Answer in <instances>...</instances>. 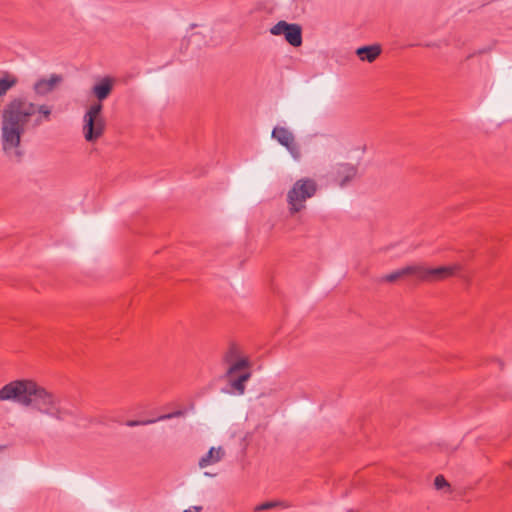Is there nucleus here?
I'll return each instance as SVG.
<instances>
[{
	"label": "nucleus",
	"mask_w": 512,
	"mask_h": 512,
	"mask_svg": "<svg viewBox=\"0 0 512 512\" xmlns=\"http://www.w3.org/2000/svg\"><path fill=\"white\" fill-rule=\"evenodd\" d=\"M36 112L38 116L33 121L34 127L50 121L52 107L47 104L36 105L25 97H15L4 106L1 113V144L4 154L10 161H22L24 151L21 148V138Z\"/></svg>",
	"instance_id": "1"
},
{
	"label": "nucleus",
	"mask_w": 512,
	"mask_h": 512,
	"mask_svg": "<svg viewBox=\"0 0 512 512\" xmlns=\"http://www.w3.org/2000/svg\"><path fill=\"white\" fill-rule=\"evenodd\" d=\"M5 393V397L16 398V403L32 407L60 421L75 415V408L71 404L62 401L32 380H15V387H10Z\"/></svg>",
	"instance_id": "2"
},
{
	"label": "nucleus",
	"mask_w": 512,
	"mask_h": 512,
	"mask_svg": "<svg viewBox=\"0 0 512 512\" xmlns=\"http://www.w3.org/2000/svg\"><path fill=\"white\" fill-rule=\"evenodd\" d=\"M102 109L101 103H93L83 116L82 132L84 139L89 143L96 142L104 134L106 124Z\"/></svg>",
	"instance_id": "3"
},
{
	"label": "nucleus",
	"mask_w": 512,
	"mask_h": 512,
	"mask_svg": "<svg viewBox=\"0 0 512 512\" xmlns=\"http://www.w3.org/2000/svg\"><path fill=\"white\" fill-rule=\"evenodd\" d=\"M317 191L315 180L302 178L297 180L287 193V203L291 214L300 212L305 208L307 199L313 197Z\"/></svg>",
	"instance_id": "4"
},
{
	"label": "nucleus",
	"mask_w": 512,
	"mask_h": 512,
	"mask_svg": "<svg viewBox=\"0 0 512 512\" xmlns=\"http://www.w3.org/2000/svg\"><path fill=\"white\" fill-rule=\"evenodd\" d=\"M459 269L460 267L458 265L441 266L436 268H426L424 266L416 265V277L423 281L442 280L453 276Z\"/></svg>",
	"instance_id": "5"
},
{
	"label": "nucleus",
	"mask_w": 512,
	"mask_h": 512,
	"mask_svg": "<svg viewBox=\"0 0 512 512\" xmlns=\"http://www.w3.org/2000/svg\"><path fill=\"white\" fill-rule=\"evenodd\" d=\"M358 175V167L351 163H337L332 170V180L339 187L348 186Z\"/></svg>",
	"instance_id": "6"
},
{
	"label": "nucleus",
	"mask_w": 512,
	"mask_h": 512,
	"mask_svg": "<svg viewBox=\"0 0 512 512\" xmlns=\"http://www.w3.org/2000/svg\"><path fill=\"white\" fill-rule=\"evenodd\" d=\"M249 366V362L247 359H240L233 363L227 370V375L230 377L231 387L238 392V394H243L245 391V382L249 380L251 377L250 372H244L239 375L237 378H234V375L240 370L247 368Z\"/></svg>",
	"instance_id": "7"
},
{
	"label": "nucleus",
	"mask_w": 512,
	"mask_h": 512,
	"mask_svg": "<svg viewBox=\"0 0 512 512\" xmlns=\"http://www.w3.org/2000/svg\"><path fill=\"white\" fill-rule=\"evenodd\" d=\"M63 77L59 74H52L49 78H40L33 85V91L38 96H46L51 93L61 82Z\"/></svg>",
	"instance_id": "8"
},
{
	"label": "nucleus",
	"mask_w": 512,
	"mask_h": 512,
	"mask_svg": "<svg viewBox=\"0 0 512 512\" xmlns=\"http://www.w3.org/2000/svg\"><path fill=\"white\" fill-rule=\"evenodd\" d=\"M225 456V450L219 447H211L210 450L200 458L198 465L200 468H205L220 462Z\"/></svg>",
	"instance_id": "9"
},
{
	"label": "nucleus",
	"mask_w": 512,
	"mask_h": 512,
	"mask_svg": "<svg viewBox=\"0 0 512 512\" xmlns=\"http://www.w3.org/2000/svg\"><path fill=\"white\" fill-rule=\"evenodd\" d=\"M113 83L114 80L112 78L104 77L93 86L92 92L99 100L98 103H101V101L105 100L110 95L113 89Z\"/></svg>",
	"instance_id": "10"
},
{
	"label": "nucleus",
	"mask_w": 512,
	"mask_h": 512,
	"mask_svg": "<svg viewBox=\"0 0 512 512\" xmlns=\"http://www.w3.org/2000/svg\"><path fill=\"white\" fill-rule=\"evenodd\" d=\"M381 53L379 45L362 46L357 48L356 55L361 61L374 62Z\"/></svg>",
	"instance_id": "11"
},
{
	"label": "nucleus",
	"mask_w": 512,
	"mask_h": 512,
	"mask_svg": "<svg viewBox=\"0 0 512 512\" xmlns=\"http://www.w3.org/2000/svg\"><path fill=\"white\" fill-rule=\"evenodd\" d=\"M285 40L294 47L302 44V28L298 24H291L284 34Z\"/></svg>",
	"instance_id": "12"
},
{
	"label": "nucleus",
	"mask_w": 512,
	"mask_h": 512,
	"mask_svg": "<svg viewBox=\"0 0 512 512\" xmlns=\"http://www.w3.org/2000/svg\"><path fill=\"white\" fill-rule=\"evenodd\" d=\"M272 137L282 146H289L295 140L293 133L285 127L276 126L272 131Z\"/></svg>",
	"instance_id": "13"
},
{
	"label": "nucleus",
	"mask_w": 512,
	"mask_h": 512,
	"mask_svg": "<svg viewBox=\"0 0 512 512\" xmlns=\"http://www.w3.org/2000/svg\"><path fill=\"white\" fill-rule=\"evenodd\" d=\"M416 265L406 266L402 269L396 270L390 274H387L381 278L382 282H395L398 279L408 276V275H414L416 276Z\"/></svg>",
	"instance_id": "14"
},
{
	"label": "nucleus",
	"mask_w": 512,
	"mask_h": 512,
	"mask_svg": "<svg viewBox=\"0 0 512 512\" xmlns=\"http://www.w3.org/2000/svg\"><path fill=\"white\" fill-rule=\"evenodd\" d=\"M17 84V79L13 76H6L0 78V97L7 94V92Z\"/></svg>",
	"instance_id": "15"
},
{
	"label": "nucleus",
	"mask_w": 512,
	"mask_h": 512,
	"mask_svg": "<svg viewBox=\"0 0 512 512\" xmlns=\"http://www.w3.org/2000/svg\"><path fill=\"white\" fill-rule=\"evenodd\" d=\"M290 25L291 24L287 23L286 21H279L270 29V33L272 35H284Z\"/></svg>",
	"instance_id": "16"
},
{
	"label": "nucleus",
	"mask_w": 512,
	"mask_h": 512,
	"mask_svg": "<svg viewBox=\"0 0 512 512\" xmlns=\"http://www.w3.org/2000/svg\"><path fill=\"white\" fill-rule=\"evenodd\" d=\"M285 148L290 152V154L295 160L300 159L301 149L295 140L292 142V144H289V146H285Z\"/></svg>",
	"instance_id": "17"
},
{
	"label": "nucleus",
	"mask_w": 512,
	"mask_h": 512,
	"mask_svg": "<svg viewBox=\"0 0 512 512\" xmlns=\"http://www.w3.org/2000/svg\"><path fill=\"white\" fill-rule=\"evenodd\" d=\"M434 486L437 490H442L444 488H450L449 483L446 481L443 475H438L435 477Z\"/></svg>",
	"instance_id": "18"
},
{
	"label": "nucleus",
	"mask_w": 512,
	"mask_h": 512,
	"mask_svg": "<svg viewBox=\"0 0 512 512\" xmlns=\"http://www.w3.org/2000/svg\"><path fill=\"white\" fill-rule=\"evenodd\" d=\"M10 387H15V381H11L9 382L8 384L4 385L1 389H0V401H14L16 402V398H8V397H5V395L7 393L6 390H8Z\"/></svg>",
	"instance_id": "19"
},
{
	"label": "nucleus",
	"mask_w": 512,
	"mask_h": 512,
	"mask_svg": "<svg viewBox=\"0 0 512 512\" xmlns=\"http://www.w3.org/2000/svg\"><path fill=\"white\" fill-rule=\"evenodd\" d=\"M155 422H157V420H154V419H148V420H128L125 424L128 427H136V426L153 424Z\"/></svg>",
	"instance_id": "20"
},
{
	"label": "nucleus",
	"mask_w": 512,
	"mask_h": 512,
	"mask_svg": "<svg viewBox=\"0 0 512 512\" xmlns=\"http://www.w3.org/2000/svg\"><path fill=\"white\" fill-rule=\"evenodd\" d=\"M183 415H184V412L182 410H177V411H174V412H171L168 414H163V415L159 416L158 418H156L155 420H157V422H158V421L181 417Z\"/></svg>",
	"instance_id": "21"
},
{
	"label": "nucleus",
	"mask_w": 512,
	"mask_h": 512,
	"mask_svg": "<svg viewBox=\"0 0 512 512\" xmlns=\"http://www.w3.org/2000/svg\"><path fill=\"white\" fill-rule=\"evenodd\" d=\"M276 506H278V502H274V501L265 502V503L257 505L255 507V511H257V512L265 511V510L275 508Z\"/></svg>",
	"instance_id": "22"
},
{
	"label": "nucleus",
	"mask_w": 512,
	"mask_h": 512,
	"mask_svg": "<svg viewBox=\"0 0 512 512\" xmlns=\"http://www.w3.org/2000/svg\"><path fill=\"white\" fill-rule=\"evenodd\" d=\"M203 509L202 506H191L190 508L186 509L184 512H201Z\"/></svg>",
	"instance_id": "23"
},
{
	"label": "nucleus",
	"mask_w": 512,
	"mask_h": 512,
	"mask_svg": "<svg viewBox=\"0 0 512 512\" xmlns=\"http://www.w3.org/2000/svg\"><path fill=\"white\" fill-rule=\"evenodd\" d=\"M4 447L3 446H0V450L3 449Z\"/></svg>",
	"instance_id": "24"
}]
</instances>
